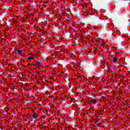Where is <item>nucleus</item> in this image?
I'll return each mask as SVG.
<instances>
[{
    "label": "nucleus",
    "instance_id": "1",
    "mask_svg": "<svg viewBox=\"0 0 130 130\" xmlns=\"http://www.w3.org/2000/svg\"><path fill=\"white\" fill-rule=\"evenodd\" d=\"M89 20L90 22H97V21L100 19L99 17L96 16V15L94 14L90 15V16L89 17Z\"/></svg>",
    "mask_w": 130,
    "mask_h": 130
},
{
    "label": "nucleus",
    "instance_id": "2",
    "mask_svg": "<svg viewBox=\"0 0 130 130\" xmlns=\"http://www.w3.org/2000/svg\"><path fill=\"white\" fill-rule=\"evenodd\" d=\"M107 33H105L104 34H108L109 36H113V31L110 29V30H108L106 31Z\"/></svg>",
    "mask_w": 130,
    "mask_h": 130
},
{
    "label": "nucleus",
    "instance_id": "3",
    "mask_svg": "<svg viewBox=\"0 0 130 130\" xmlns=\"http://www.w3.org/2000/svg\"><path fill=\"white\" fill-rule=\"evenodd\" d=\"M107 26L106 25H105L103 26V29H102V32L103 34H105V33H107L106 31H107Z\"/></svg>",
    "mask_w": 130,
    "mask_h": 130
},
{
    "label": "nucleus",
    "instance_id": "4",
    "mask_svg": "<svg viewBox=\"0 0 130 130\" xmlns=\"http://www.w3.org/2000/svg\"><path fill=\"white\" fill-rule=\"evenodd\" d=\"M32 117L33 118H34V119H36V118H37V117H38V115H37V114H36V112H34Z\"/></svg>",
    "mask_w": 130,
    "mask_h": 130
},
{
    "label": "nucleus",
    "instance_id": "5",
    "mask_svg": "<svg viewBox=\"0 0 130 130\" xmlns=\"http://www.w3.org/2000/svg\"><path fill=\"white\" fill-rule=\"evenodd\" d=\"M41 64H42V61H40V60H39L37 62V65L39 66V67H41Z\"/></svg>",
    "mask_w": 130,
    "mask_h": 130
},
{
    "label": "nucleus",
    "instance_id": "6",
    "mask_svg": "<svg viewBox=\"0 0 130 130\" xmlns=\"http://www.w3.org/2000/svg\"><path fill=\"white\" fill-rule=\"evenodd\" d=\"M95 123H96L97 126H100V124H102V123L100 122L99 121L95 122Z\"/></svg>",
    "mask_w": 130,
    "mask_h": 130
},
{
    "label": "nucleus",
    "instance_id": "7",
    "mask_svg": "<svg viewBox=\"0 0 130 130\" xmlns=\"http://www.w3.org/2000/svg\"><path fill=\"white\" fill-rule=\"evenodd\" d=\"M33 56H35L34 55H33V56H30L29 57H27V59H34V57H33Z\"/></svg>",
    "mask_w": 130,
    "mask_h": 130
},
{
    "label": "nucleus",
    "instance_id": "8",
    "mask_svg": "<svg viewBox=\"0 0 130 130\" xmlns=\"http://www.w3.org/2000/svg\"><path fill=\"white\" fill-rule=\"evenodd\" d=\"M117 60V57H114L113 58V61L114 63L116 62V61Z\"/></svg>",
    "mask_w": 130,
    "mask_h": 130
},
{
    "label": "nucleus",
    "instance_id": "9",
    "mask_svg": "<svg viewBox=\"0 0 130 130\" xmlns=\"http://www.w3.org/2000/svg\"><path fill=\"white\" fill-rule=\"evenodd\" d=\"M22 50H19L17 51V53H18V54H19V55H22Z\"/></svg>",
    "mask_w": 130,
    "mask_h": 130
},
{
    "label": "nucleus",
    "instance_id": "10",
    "mask_svg": "<svg viewBox=\"0 0 130 130\" xmlns=\"http://www.w3.org/2000/svg\"><path fill=\"white\" fill-rule=\"evenodd\" d=\"M91 102H92L93 104H96V103H97V101H96V100H93L91 101Z\"/></svg>",
    "mask_w": 130,
    "mask_h": 130
},
{
    "label": "nucleus",
    "instance_id": "11",
    "mask_svg": "<svg viewBox=\"0 0 130 130\" xmlns=\"http://www.w3.org/2000/svg\"><path fill=\"white\" fill-rule=\"evenodd\" d=\"M100 43H101V44H102V45H104V42H103V41H101V42H100Z\"/></svg>",
    "mask_w": 130,
    "mask_h": 130
},
{
    "label": "nucleus",
    "instance_id": "12",
    "mask_svg": "<svg viewBox=\"0 0 130 130\" xmlns=\"http://www.w3.org/2000/svg\"><path fill=\"white\" fill-rule=\"evenodd\" d=\"M116 3H118L119 2V0H114Z\"/></svg>",
    "mask_w": 130,
    "mask_h": 130
},
{
    "label": "nucleus",
    "instance_id": "13",
    "mask_svg": "<svg viewBox=\"0 0 130 130\" xmlns=\"http://www.w3.org/2000/svg\"><path fill=\"white\" fill-rule=\"evenodd\" d=\"M110 121H113V119H111V118L110 119Z\"/></svg>",
    "mask_w": 130,
    "mask_h": 130
},
{
    "label": "nucleus",
    "instance_id": "14",
    "mask_svg": "<svg viewBox=\"0 0 130 130\" xmlns=\"http://www.w3.org/2000/svg\"><path fill=\"white\" fill-rule=\"evenodd\" d=\"M62 15H66V13H64V12H62Z\"/></svg>",
    "mask_w": 130,
    "mask_h": 130
},
{
    "label": "nucleus",
    "instance_id": "15",
    "mask_svg": "<svg viewBox=\"0 0 130 130\" xmlns=\"http://www.w3.org/2000/svg\"><path fill=\"white\" fill-rule=\"evenodd\" d=\"M115 57H116L117 58H118L116 55L115 56Z\"/></svg>",
    "mask_w": 130,
    "mask_h": 130
},
{
    "label": "nucleus",
    "instance_id": "16",
    "mask_svg": "<svg viewBox=\"0 0 130 130\" xmlns=\"http://www.w3.org/2000/svg\"><path fill=\"white\" fill-rule=\"evenodd\" d=\"M31 64V63H28V66H30Z\"/></svg>",
    "mask_w": 130,
    "mask_h": 130
},
{
    "label": "nucleus",
    "instance_id": "17",
    "mask_svg": "<svg viewBox=\"0 0 130 130\" xmlns=\"http://www.w3.org/2000/svg\"><path fill=\"white\" fill-rule=\"evenodd\" d=\"M85 16H88V14H86Z\"/></svg>",
    "mask_w": 130,
    "mask_h": 130
},
{
    "label": "nucleus",
    "instance_id": "18",
    "mask_svg": "<svg viewBox=\"0 0 130 130\" xmlns=\"http://www.w3.org/2000/svg\"><path fill=\"white\" fill-rule=\"evenodd\" d=\"M87 48V47H85L84 48V49H85V48Z\"/></svg>",
    "mask_w": 130,
    "mask_h": 130
},
{
    "label": "nucleus",
    "instance_id": "19",
    "mask_svg": "<svg viewBox=\"0 0 130 130\" xmlns=\"http://www.w3.org/2000/svg\"><path fill=\"white\" fill-rule=\"evenodd\" d=\"M81 76H82L83 77H84V75H81Z\"/></svg>",
    "mask_w": 130,
    "mask_h": 130
},
{
    "label": "nucleus",
    "instance_id": "20",
    "mask_svg": "<svg viewBox=\"0 0 130 130\" xmlns=\"http://www.w3.org/2000/svg\"><path fill=\"white\" fill-rule=\"evenodd\" d=\"M15 48H14V49H15Z\"/></svg>",
    "mask_w": 130,
    "mask_h": 130
}]
</instances>
